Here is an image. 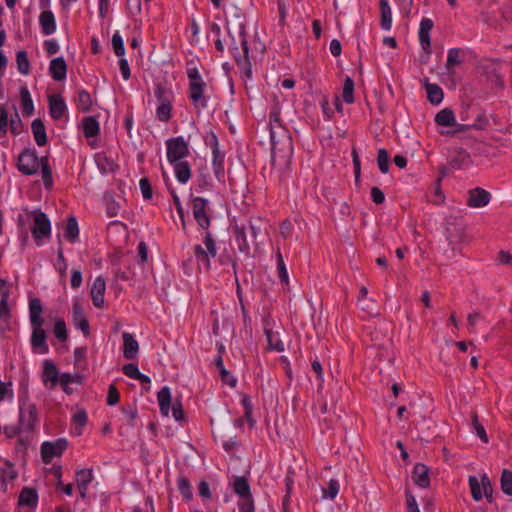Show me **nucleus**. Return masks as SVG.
I'll list each match as a JSON object with an SVG mask.
<instances>
[{
	"label": "nucleus",
	"instance_id": "15",
	"mask_svg": "<svg viewBox=\"0 0 512 512\" xmlns=\"http://www.w3.org/2000/svg\"><path fill=\"white\" fill-rule=\"evenodd\" d=\"M72 319L76 328L80 329L84 336H89L90 325L85 315L84 309L79 301H74L72 305Z\"/></svg>",
	"mask_w": 512,
	"mask_h": 512
},
{
	"label": "nucleus",
	"instance_id": "42",
	"mask_svg": "<svg viewBox=\"0 0 512 512\" xmlns=\"http://www.w3.org/2000/svg\"><path fill=\"white\" fill-rule=\"evenodd\" d=\"M76 107L81 112H88L91 109L92 106V98L90 94L82 89L79 90L77 93V96L75 98Z\"/></svg>",
	"mask_w": 512,
	"mask_h": 512
},
{
	"label": "nucleus",
	"instance_id": "61",
	"mask_svg": "<svg viewBox=\"0 0 512 512\" xmlns=\"http://www.w3.org/2000/svg\"><path fill=\"white\" fill-rule=\"evenodd\" d=\"M120 205L114 199L106 200V213L109 217H115L118 215Z\"/></svg>",
	"mask_w": 512,
	"mask_h": 512
},
{
	"label": "nucleus",
	"instance_id": "14",
	"mask_svg": "<svg viewBox=\"0 0 512 512\" xmlns=\"http://www.w3.org/2000/svg\"><path fill=\"white\" fill-rule=\"evenodd\" d=\"M50 221L43 212L36 213L34 216L32 235L36 241L50 235Z\"/></svg>",
	"mask_w": 512,
	"mask_h": 512
},
{
	"label": "nucleus",
	"instance_id": "1",
	"mask_svg": "<svg viewBox=\"0 0 512 512\" xmlns=\"http://www.w3.org/2000/svg\"><path fill=\"white\" fill-rule=\"evenodd\" d=\"M269 120L272 161L275 163L279 155L287 164L292 155L293 145L288 130L281 123L280 107L278 103L272 107Z\"/></svg>",
	"mask_w": 512,
	"mask_h": 512
},
{
	"label": "nucleus",
	"instance_id": "43",
	"mask_svg": "<svg viewBox=\"0 0 512 512\" xmlns=\"http://www.w3.org/2000/svg\"><path fill=\"white\" fill-rule=\"evenodd\" d=\"M213 153L212 165L214 169L215 176L217 179H221L224 176V154L220 151L219 148H215Z\"/></svg>",
	"mask_w": 512,
	"mask_h": 512
},
{
	"label": "nucleus",
	"instance_id": "51",
	"mask_svg": "<svg viewBox=\"0 0 512 512\" xmlns=\"http://www.w3.org/2000/svg\"><path fill=\"white\" fill-rule=\"evenodd\" d=\"M377 165L383 174H386L389 171V155L387 150L384 148H380L378 150Z\"/></svg>",
	"mask_w": 512,
	"mask_h": 512
},
{
	"label": "nucleus",
	"instance_id": "11",
	"mask_svg": "<svg viewBox=\"0 0 512 512\" xmlns=\"http://www.w3.org/2000/svg\"><path fill=\"white\" fill-rule=\"evenodd\" d=\"M167 160L170 164L177 161H183L189 154L188 143L182 136L171 138L166 141Z\"/></svg>",
	"mask_w": 512,
	"mask_h": 512
},
{
	"label": "nucleus",
	"instance_id": "30",
	"mask_svg": "<svg viewBox=\"0 0 512 512\" xmlns=\"http://www.w3.org/2000/svg\"><path fill=\"white\" fill-rule=\"evenodd\" d=\"M463 62V52L459 48H451L448 51L446 70L450 75L455 73V67L461 65Z\"/></svg>",
	"mask_w": 512,
	"mask_h": 512
},
{
	"label": "nucleus",
	"instance_id": "3",
	"mask_svg": "<svg viewBox=\"0 0 512 512\" xmlns=\"http://www.w3.org/2000/svg\"><path fill=\"white\" fill-rule=\"evenodd\" d=\"M17 167L24 175L36 174L41 167L44 186L48 189L52 187V170L49 165L48 157L44 156L39 158L35 150L26 148L18 156Z\"/></svg>",
	"mask_w": 512,
	"mask_h": 512
},
{
	"label": "nucleus",
	"instance_id": "16",
	"mask_svg": "<svg viewBox=\"0 0 512 512\" xmlns=\"http://www.w3.org/2000/svg\"><path fill=\"white\" fill-rule=\"evenodd\" d=\"M17 476L14 464L5 460L0 467V492L7 493L9 484L13 483Z\"/></svg>",
	"mask_w": 512,
	"mask_h": 512
},
{
	"label": "nucleus",
	"instance_id": "59",
	"mask_svg": "<svg viewBox=\"0 0 512 512\" xmlns=\"http://www.w3.org/2000/svg\"><path fill=\"white\" fill-rule=\"evenodd\" d=\"M140 190L142 192L143 198L149 200L153 196L152 186L148 178H141L139 181Z\"/></svg>",
	"mask_w": 512,
	"mask_h": 512
},
{
	"label": "nucleus",
	"instance_id": "4",
	"mask_svg": "<svg viewBox=\"0 0 512 512\" xmlns=\"http://www.w3.org/2000/svg\"><path fill=\"white\" fill-rule=\"evenodd\" d=\"M266 230V223L260 217H251L248 226H234L235 238L238 243L239 250L248 252L250 244L258 247L260 244L259 237Z\"/></svg>",
	"mask_w": 512,
	"mask_h": 512
},
{
	"label": "nucleus",
	"instance_id": "32",
	"mask_svg": "<svg viewBox=\"0 0 512 512\" xmlns=\"http://www.w3.org/2000/svg\"><path fill=\"white\" fill-rule=\"evenodd\" d=\"M380 25L384 30H390L392 27V11L388 0H380Z\"/></svg>",
	"mask_w": 512,
	"mask_h": 512
},
{
	"label": "nucleus",
	"instance_id": "46",
	"mask_svg": "<svg viewBox=\"0 0 512 512\" xmlns=\"http://www.w3.org/2000/svg\"><path fill=\"white\" fill-rule=\"evenodd\" d=\"M342 97L347 104L354 102V81L351 77L347 76L344 80Z\"/></svg>",
	"mask_w": 512,
	"mask_h": 512
},
{
	"label": "nucleus",
	"instance_id": "37",
	"mask_svg": "<svg viewBox=\"0 0 512 512\" xmlns=\"http://www.w3.org/2000/svg\"><path fill=\"white\" fill-rule=\"evenodd\" d=\"M154 95L159 102L158 105L172 104L174 101V93L170 88L158 84L154 90Z\"/></svg>",
	"mask_w": 512,
	"mask_h": 512
},
{
	"label": "nucleus",
	"instance_id": "33",
	"mask_svg": "<svg viewBox=\"0 0 512 512\" xmlns=\"http://www.w3.org/2000/svg\"><path fill=\"white\" fill-rule=\"evenodd\" d=\"M157 400L161 414L167 417L169 415L171 405V392L167 386L162 387L157 393Z\"/></svg>",
	"mask_w": 512,
	"mask_h": 512
},
{
	"label": "nucleus",
	"instance_id": "56",
	"mask_svg": "<svg viewBox=\"0 0 512 512\" xmlns=\"http://www.w3.org/2000/svg\"><path fill=\"white\" fill-rule=\"evenodd\" d=\"M277 270H278V276L282 283H288V272L282 257L281 252L277 251Z\"/></svg>",
	"mask_w": 512,
	"mask_h": 512
},
{
	"label": "nucleus",
	"instance_id": "63",
	"mask_svg": "<svg viewBox=\"0 0 512 512\" xmlns=\"http://www.w3.org/2000/svg\"><path fill=\"white\" fill-rule=\"evenodd\" d=\"M238 507L240 512H254V502L252 497L240 499Z\"/></svg>",
	"mask_w": 512,
	"mask_h": 512
},
{
	"label": "nucleus",
	"instance_id": "38",
	"mask_svg": "<svg viewBox=\"0 0 512 512\" xmlns=\"http://www.w3.org/2000/svg\"><path fill=\"white\" fill-rule=\"evenodd\" d=\"M233 490L240 499L252 497L248 480L244 477H235Z\"/></svg>",
	"mask_w": 512,
	"mask_h": 512
},
{
	"label": "nucleus",
	"instance_id": "22",
	"mask_svg": "<svg viewBox=\"0 0 512 512\" xmlns=\"http://www.w3.org/2000/svg\"><path fill=\"white\" fill-rule=\"evenodd\" d=\"M412 480L417 486L428 488L430 485L429 468L423 463H417L412 472Z\"/></svg>",
	"mask_w": 512,
	"mask_h": 512
},
{
	"label": "nucleus",
	"instance_id": "26",
	"mask_svg": "<svg viewBox=\"0 0 512 512\" xmlns=\"http://www.w3.org/2000/svg\"><path fill=\"white\" fill-rule=\"evenodd\" d=\"M123 356L125 359H134L139 350V344L130 333H123Z\"/></svg>",
	"mask_w": 512,
	"mask_h": 512
},
{
	"label": "nucleus",
	"instance_id": "12",
	"mask_svg": "<svg viewBox=\"0 0 512 512\" xmlns=\"http://www.w3.org/2000/svg\"><path fill=\"white\" fill-rule=\"evenodd\" d=\"M38 423L37 408L35 404L22 402L19 410V426L23 431H31Z\"/></svg>",
	"mask_w": 512,
	"mask_h": 512
},
{
	"label": "nucleus",
	"instance_id": "64",
	"mask_svg": "<svg viewBox=\"0 0 512 512\" xmlns=\"http://www.w3.org/2000/svg\"><path fill=\"white\" fill-rule=\"evenodd\" d=\"M9 127L13 134L17 135L22 131V123L17 112L14 117L9 120Z\"/></svg>",
	"mask_w": 512,
	"mask_h": 512
},
{
	"label": "nucleus",
	"instance_id": "44",
	"mask_svg": "<svg viewBox=\"0 0 512 512\" xmlns=\"http://www.w3.org/2000/svg\"><path fill=\"white\" fill-rule=\"evenodd\" d=\"M470 155L465 150H459L450 161L452 168L462 169L469 165Z\"/></svg>",
	"mask_w": 512,
	"mask_h": 512
},
{
	"label": "nucleus",
	"instance_id": "47",
	"mask_svg": "<svg viewBox=\"0 0 512 512\" xmlns=\"http://www.w3.org/2000/svg\"><path fill=\"white\" fill-rule=\"evenodd\" d=\"M500 486L503 493L512 495V471L504 469L500 478Z\"/></svg>",
	"mask_w": 512,
	"mask_h": 512
},
{
	"label": "nucleus",
	"instance_id": "21",
	"mask_svg": "<svg viewBox=\"0 0 512 512\" xmlns=\"http://www.w3.org/2000/svg\"><path fill=\"white\" fill-rule=\"evenodd\" d=\"M93 479L92 469H79L76 471V484L82 499L86 498L88 486Z\"/></svg>",
	"mask_w": 512,
	"mask_h": 512
},
{
	"label": "nucleus",
	"instance_id": "6",
	"mask_svg": "<svg viewBox=\"0 0 512 512\" xmlns=\"http://www.w3.org/2000/svg\"><path fill=\"white\" fill-rule=\"evenodd\" d=\"M189 79V98L193 106L203 109L207 106V99L204 96L205 82L202 80L197 68H189L187 71Z\"/></svg>",
	"mask_w": 512,
	"mask_h": 512
},
{
	"label": "nucleus",
	"instance_id": "48",
	"mask_svg": "<svg viewBox=\"0 0 512 512\" xmlns=\"http://www.w3.org/2000/svg\"><path fill=\"white\" fill-rule=\"evenodd\" d=\"M472 426L475 430L476 435L481 439L482 442L488 443L489 439L485 431L484 426L478 420L477 412L471 413Z\"/></svg>",
	"mask_w": 512,
	"mask_h": 512
},
{
	"label": "nucleus",
	"instance_id": "54",
	"mask_svg": "<svg viewBox=\"0 0 512 512\" xmlns=\"http://www.w3.org/2000/svg\"><path fill=\"white\" fill-rule=\"evenodd\" d=\"M339 482L336 479H331L327 488H323V497L333 500L339 492Z\"/></svg>",
	"mask_w": 512,
	"mask_h": 512
},
{
	"label": "nucleus",
	"instance_id": "31",
	"mask_svg": "<svg viewBox=\"0 0 512 512\" xmlns=\"http://www.w3.org/2000/svg\"><path fill=\"white\" fill-rule=\"evenodd\" d=\"M174 166V173L177 180L185 184L191 178V167L187 161H177L172 164Z\"/></svg>",
	"mask_w": 512,
	"mask_h": 512
},
{
	"label": "nucleus",
	"instance_id": "57",
	"mask_svg": "<svg viewBox=\"0 0 512 512\" xmlns=\"http://www.w3.org/2000/svg\"><path fill=\"white\" fill-rule=\"evenodd\" d=\"M112 47H113L114 53L117 56H119V57L124 56V54H125L124 43H123V39H122L121 35L119 34V32L114 33L112 36Z\"/></svg>",
	"mask_w": 512,
	"mask_h": 512
},
{
	"label": "nucleus",
	"instance_id": "23",
	"mask_svg": "<svg viewBox=\"0 0 512 512\" xmlns=\"http://www.w3.org/2000/svg\"><path fill=\"white\" fill-rule=\"evenodd\" d=\"M264 333L267 339L268 348L270 350H274L277 352L284 351V344L280 340L278 333L273 332L270 321L268 319L264 320Z\"/></svg>",
	"mask_w": 512,
	"mask_h": 512
},
{
	"label": "nucleus",
	"instance_id": "53",
	"mask_svg": "<svg viewBox=\"0 0 512 512\" xmlns=\"http://www.w3.org/2000/svg\"><path fill=\"white\" fill-rule=\"evenodd\" d=\"M172 104L158 105L156 117L161 122H168L171 118Z\"/></svg>",
	"mask_w": 512,
	"mask_h": 512
},
{
	"label": "nucleus",
	"instance_id": "35",
	"mask_svg": "<svg viewBox=\"0 0 512 512\" xmlns=\"http://www.w3.org/2000/svg\"><path fill=\"white\" fill-rule=\"evenodd\" d=\"M425 90L431 104L439 105L443 101L444 93L438 84L426 83Z\"/></svg>",
	"mask_w": 512,
	"mask_h": 512
},
{
	"label": "nucleus",
	"instance_id": "8",
	"mask_svg": "<svg viewBox=\"0 0 512 512\" xmlns=\"http://www.w3.org/2000/svg\"><path fill=\"white\" fill-rule=\"evenodd\" d=\"M203 244L195 245L193 252L199 268H204L206 270L210 269V258H214L217 255V247L214 239L212 238L211 232H206L203 238Z\"/></svg>",
	"mask_w": 512,
	"mask_h": 512
},
{
	"label": "nucleus",
	"instance_id": "17",
	"mask_svg": "<svg viewBox=\"0 0 512 512\" xmlns=\"http://www.w3.org/2000/svg\"><path fill=\"white\" fill-rule=\"evenodd\" d=\"M66 111L67 106L65 100L60 94H52L49 96V113L54 120L61 119Z\"/></svg>",
	"mask_w": 512,
	"mask_h": 512
},
{
	"label": "nucleus",
	"instance_id": "28",
	"mask_svg": "<svg viewBox=\"0 0 512 512\" xmlns=\"http://www.w3.org/2000/svg\"><path fill=\"white\" fill-rule=\"evenodd\" d=\"M38 502V494L34 488L24 487L19 495L18 504L19 506L35 507Z\"/></svg>",
	"mask_w": 512,
	"mask_h": 512
},
{
	"label": "nucleus",
	"instance_id": "39",
	"mask_svg": "<svg viewBox=\"0 0 512 512\" xmlns=\"http://www.w3.org/2000/svg\"><path fill=\"white\" fill-rule=\"evenodd\" d=\"M478 122L479 123H472V124H461V123L456 122V125L452 126L453 130L448 131L447 134H449L451 136H455V135L465 132L471 128L483 129L484 126L487 124L486 118L482 117V116L478 117Z\"/></svg>",
	"mask_w": 512,
	"mask_h": 512
},
{
	"label": "nucleus",
	"instance_id": "50",
	"mask_svg": "<svg viewBox=\"0 0 512 512\" xmlns=\"http://www.w3.org/2000/svg\"><path fill=\"white\" fill-rule=\"evenodd\" d=\"M54 335L60 342H66L68 339L66 323L62 318L55 321Z\"/></svg>",
	"mask_w": 512,
	"mask_h": 512
},
{
	"label": "nucleus",
	"instance_id": "49",
	"mask_svg": "<svg viewBox=\"0 0 512 512\" xmlns=\"http://www.w3.org/2000/svg\"><path fill=\"white\" fill-rule=\"evenodd\" d=\"M96 163L98 167L104 172H112L116 167L114 161L108 158L105 154H97Z\"/></svg>",
	"mask_w": 512,
	"mask_h": 512
},
{
	"label": "nucleus",
	"instance_id": "60",
	"mask_svg": "<svg viewBox=\"0 0 512 512\" xmlns=\"http://www.w3.org/2000/svg\"><path fill=\"white\" fill-rule=\"evenodd\" d=\"M120 394L114 384H111L108 389L107 404L113 406L119 402Z\"/></svg>",
	"mask_w": 512,
	"mask_h": 512
},
{
	"label": "nucleus",
	"instance_id": "19",
	"mask_svg": "<svg viewBox=\"0 0 512 512\" xmlns=\"http://www.w3.org/2000/svg\"><path fill=\"white\" fill-rule=\"evenodd\" d=\"M490 193L482 188H474L469 191L467 205L473 208L486 206L490 201Z\"/></svg>",
	"mask_w": 512,
	"mask_h": 512
},
{
	"label": "nucleus",
	"instance_id": "5",
	"mask_svg": "<svg viewBox=\"0 0 512 512\" xmlns=\"http://www.w3.org/2000/svg\"><path fill=\"white\" fill-rule=\"evenodd\" d=\"M230 50L240 70L250 78L252 74L250 59L253 56L250 54L245 28H241L239 32V45L234 42Z\"/></svg>",
	"mask_w": 512,
	"mask_h": 512
},
{
	"label": "nucleus",
	"instance_id": "41",
	"mask_svg": "<svg viewBox=\"0 0 512 512\" xmlns=\"http://www.w3.org/2000/svg\"><path fill=\"white\" fill-rule=\"evenodd\" d=\"M20 98L23 114L26 116L32 115L34 111V105L30 92L26 86H22L20 88Z\"/></svg>",
	"mask_w": 512,
	"mask_h": 512
},
{
	"label": "nucleus",
	"instance_id": "58",
	"mask_svg": "<svg viewBox=\"0 0 512 512\" xmlns=\"http://www.w3.org/2000/svg\"><path fill=\"white\" fill-rule=\"evenodd\" d=\"M172 416L178 422L185 421V413L182 408V403L178 399H175V401L172 405Z\"/></svg>",
	"mask_w": 512,
	"mask_h": 512
},
{
	"label": "nucleus",
	"instance_id": "10",
	"mask_svg": "<svg viewBox=\"0 0 512 512\" xmlns=\"http://www.w3.org/2000/svg\"><path fill=\"white\" fill-rule=\"evenodd\" d=\"M500 70L501 63L495 60H487L479 66L481 75L485 77L490 88L495 90H502L505 86Z\"/></svg>",
	"mask_w": 512,
	"mask_h": 512
},
{
	"label": "nucleus",
	"instance_id": "24",
	"mask_svg": "<svg viewBox=\"0 0 512 512\" xmlns=\"http://www.w3.org/2000/svg\"><path fill=\"white\" fill-rule=\"evenodd\" d=\"M49 71L55 81H62L66 78L67 65L63 57H57L50 62Z\"/></svg>",
	"mask_w": 512,
	"mask_h": 512
},
{
	"label": "nucleus",
	"instance_id": "27",
	"mask_svg": "<svg viewBox=\"0 0 512 512\" xmlns=\"http://www.w3.org/2000/svg\"><path fill=\"white\" fill-rule=\"evenodd\" d=\"M58 379L59 372L57 367L50 360H45L42 374L43 383L46 385L48 382H50L51 388H53L58 383Z\"/></svg>",
	"mask_w": 512,
	"mask_h": 512
},
{
	"label": "nucleus",
	"instance_id": "29",
	"mask_svg": "<svg viewBox=\"0 0 512 512\" xmlns=\"http://www.w3.org/2000/svg\"><path fill=\"white\" fill-rule=\"evenodd\" d=\"M31 130L34 140L38 146H44L47 144L46 128L41 119L37 118L32 121Z\"/></svg>",
	"mask_w": 512,
	"mask_h": 512
},
{
	"label": "nucleus",
	"instance_id": "36",
	"mask_svg": "<svg viewBox=\"0 0 512 512\" xmlns=\"http://www.w3.org/2000/svg\"><path fill=\"white\" fill-rule=\"evenodd\" d=\"M83 133L86 138L95 137L99 134V123L93 116L84 117L82 120Z\"/></svg>",
	"mask_w": 512,
	"mask_h": 512
},
{
	"label": "nucleus",
	"instance_id": "7",
	"mask_svg": "<svg viewBox=\"0 0 512 512\" xmlns=\"http://www.w3.org/2000/svg\"><path fill=\"white\" fill-rule=\"evenodd\" d=\"M468 484L474 501L479 502L485 497L489 503L493 502V486L487 474H482L480 480L469 476Z\"/></svg>",
	"mask_w": 512,
	"mask_h": 512
},
{
	"label": "nucleus",
	"instance_id": "34",
	"mask_svg": "<svg viewBox=\"0 0 512 512\" xmlns=\"http://www.w3.org/2000/svg\"><path fill=\"white\" fill-rule=\"evenodd\" d=\"M435 122L439 126L452 127L456 125V118L454 112L450 108L440 110L435 116Z\"/></svg>",
	"mask_w": 512,
	"mask_h": 512
},
{
	"label": "nucleus",
	"instance_id": "62",
	"mask_svg": "<svg viewBox=\"0 0 512 512\" xmlns=\"http://www.w3.org/2000/svg\"><path fill=\"white\" fill-rule=\"evenodd\" d=\"M57 258L58 259H57L56 268L60 272L61 275H65L68 265L65 260L63 250L61 247L58 249Z\"/></svg>",
	"mask_w": 512,
	"mask_h": 512
},
{
	"label": "nucleus",
	"instance_id": "45",
	"mask_svg": "<svg viewBox=\"0 0 512 512\" xmlns=\"http://www.w3.org/2000/svg\"><path fill=\"white\" fill-rule=\"evenodd\" d=\"M16 63H17V69L21 74H23V75L29 74L30 63H29L28 55H27L26 51L20 50L17 52Z\"/></svg>",
	"mask_w": 512,
	"mask_h": 512
},
{
	"label": "nucleus",
	"instance_id": "18",
	"mask_svg": "<svg viewBox=\"0 0 512 512\" xmlns=\"http://www.w3.org/2000/svg\"><path fill=\"white\" fill-rule=\"evenodd\" d=\"M433 26V21L429 18H423L420 22L419 41L422 49L427 53L431 52L430 32Z\"/></svg>",
	"mask_w": 512,
	"mask_h": 512
},
{
	"label": "nucleus",
	"instance_id": "13",
	"mask_svg": "<svg viewBox=\"0 0 512 512\" xmlns=\"http://www.w3.org/2000/svg\"><path fill=\"white\" fill-rule=\"evenodd\" d=\"M68 441L65 438H59L56 441H46L41 445V456L44 463H50L54 457L62 455L67 449Z\"/></svg>",
	"mask_w": 512,
	"mask_h": 512
},
{
	"label": "nucleus",
	"instance_id": "20",
	"mask_svg": "<svg viewBox=\"0 0 512 512\" xmlns=\"http://www.w3.org/2000/svg\"><path fill=\"white\" fill-rule=\"evenodd\" d=\"M106 290V282L102 276L97 277L91 288V298L95 307L102 308L104 306V294Z\"/></svg>",
	"mask_w": 512,
	"mask_h": 512
},
{
	"label": "nucleus",
	"instance_id": "52",
	"mask_svg": "<svg viewBox=\"0 0 512 512\" xmlns=\"http://www.w3.org/2000/svg\"><path fill=\"white\" fill-rule=\"evenodd\" d=\"M178 489L183 497L187 500L192 498V488L188 478L180 476L177 481Z\"/></svg>",
	"mask_w": 512,
	"mask_h": 512
},
{
	"label": "nucleus",
	"instance_id": "40",
	"mask_svg": "<svg viewBox=\"0 0 512 512\" xmlns=\"http://www.w3.org/2000/svg\"><path fill=\"white\" fill-rule=\"evenodd\" d=\"M79 236L78 223L75 217L71 216L67 220V224L64 230V237L71 243L77 241Z\"/></svg>",
	"mask_w": 512,
	"mask_h": 512
},
{
	"label": "nucleus",
	"instance_id": "9",
	"mask_svg": "<svg viewBox=\"0 0 512 512\" xmlns=\"http://www.w3.org/2000/svg\"><path fill=\"white\" fill-rule=\"evenodd\" d=\"M191 207L193 217L198 223V225L205 230V232H209V227L211 224V214L212 210L209 205V201L203 197H192Z\"/></svg>",
	"mask_w": 512,
	"mask_h": 512
},
{
	"label": "nucleus",
	"instance_id": "25",
	"mask_svg": "<svg viewBox=\"0 0 512 512\" xmlns=\"http://www.w3.org/2000/svg\"><path fill=\"white\" fill-rule=\"evenodd\" d=\"M39 24L44 35H51L56 31V20L50 10H44L39 16Z\"/></svg>",
	"mask_w": 512,
	"mask_h": 512
},
{
	"label": "nucleus",
	"instance_id": "2",
	"mask_svg": "<svg viewBox=\"0 0 512 512\" xmlns=\"http://www.w3.org/2000/svg\"><path fill=\"white\" fill-rule=\"evenodd\" d=\"M43 307L39 298H33L29 301V318L32 327L30 344L33 352L38 354H47L49 346L47 344V333L43 328L45 319L42 317Z\"/></svg>",
	"mask_w": 512,
	"mask_h": 512
},
{
	"label": "nucleus",
	"instance_id": "55",
	"mask_svg": "<svg viewBox=\"0 0 512 512\" xmlns=\"http://www.w3.org/2000/svg\"><path fill=\"white\" fill-rule=\"evenodd\" d=\"M9 128L8 111L5 105L0 104V137L6 135Z\"/></svg>",
	"mask_w": 512,
	"mask_h": 512
}]
</instances>
